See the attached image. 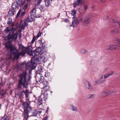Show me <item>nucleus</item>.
<instances>
[{
  "mask_svg": "<svg viewBox=\"0 0 120 120\" xmlns=\"http://www.w3.org/2000/svg\"><path fill=\"white\" fill-rule=\"evenodd\" d=\"M17 35V32L14 34L13 33L10 32L5 39L6 42L5 47L9 51L7 58L10 60L14 61L15 58L18 59L20 55L24 56L26 52V50L22 45H20L19 46V50L20 52L19 53L14 45L11 44L13 40L16 41Z\"/></svg>",
  "mask_w": 120,
  "mask_h": 120,
  "instance_id": "nucleus-1",
  "label": "nucleus"
},
{
  "mask_svg": "<svg viewBox=\"0 0 120 120\" xmlns=\"http://www.w3.org/2000/svg\"><path fill=\"white\" fill-rule=\"evenodd\" d=\"M19 80L18 88H20L21 87L22 84L23 86L26 88L27 87L28 82H29L31 78L30 75H29L27 76L26 71L21 73L19 75Z\"/></svg>",
  "mask_w": 120,
  "mask_h": 120,
  "instance_id": "nucleus-2",
  "label": "nucleus"
},
{
  "mask_svg": "<svg viewBox=\"0 0 120 120\" xmlns=\"http://www.w3.org/2000/svg\"><path fill=\"white\" fill-rule=\"evenodd\" d=\"M47 93L46 92H44L43 94H41L37 100V103L38 105H40L42 104V98L43 100L46 101L47 99Z\"/></svg>",
  "mask_w": 120,
  "mask_h": 120,
  "instance_id": "nucleus-3",
  "label": "nucleus"
},
{
  "mask_svg": "<svg viewBox=\"0 0 120 120\" xmlns=\"http://www.w3.org/2000/svg\"><path fill=\"white\" fill-rule=\"evenodd\" d=\"M36 64L32 61V62H30L26 64V68L27 69H33L36 67Z\"/></svg>",
  "mask_w": 120,
  "mask_h": 120,
  "instance_id": "nucleus-4",
  "label": "nucleus"
},
{
  "mask_svg": "<svg viewBox=\"0 0 120 120\" xmlns=\"http://www.w3.org/2000/svg\"><path fill=\"white\" fill-rule=\"evenodd\" d=\"M22 105L24 110L30 111L31 109L32 108L30 106V102H29L28 103L27 101L23 102Z\"/></svg>",
  "mask_w": 120,
  "mask_h": 120,
  "instance_id": "nucleus-5",
  "label": "nucleus"
},
{
  "mask_svg": "<svg viewBox=\"0 0 120 120\" xmlns=\"http://www.w3.org/2000/svg\"><path fill=\"white\" fill-rule=\"evenodd\" d=\"M84 86L85 87L88 89L90 90H92L93 88L90 83L87 80L84 79L83 80Z\"/></svg>",
  "mask_w": 120,
  "mask_h": 120,
  "instance_id": "nucleus-6",
  "label": "nucleus"
},
{
  "mask_svg": "<svg viewBox=\"0 0 120 120\" xmlns=\"http://www.w3.org/2000/svg\"><path fill=\"white\" fill-rule=\"evenodd\" d=\"M35 56V57H34V58L33 59H34V60L37 62L38 64H40L41 61H43L44 57L43 56H39L37 54Z\"/></svg>",
  "mask_w": 120,
  "mask_h": 120,
  "instance_id": "nucleus-7",
  "label": "nucleus"
},
{
  "mask_svg": "<svg viewBox=\"0 0 120 120\" xmlns=\"http://www.w3.org/2000/svg\"><path fill=\"white\" fill-rule=\"evenodd\" d=\"M90 19L89 16L87 15L86 17V19L84 20L82 18H80L79 19V20L81 22H82L84 23H85L86 24H88L89 23V20Z\"/></svg>",
  "mask_w": 120,
  "mask_h": 120,
  "instance_id": "nucleus-8",
  "label": "nucleus"
},
{
  "mask_svg": "<svg viewBox=\"0 0 120 120\" xmlns=\"http://www.w3.org/2000/svg\"><path fill=\"white\" fill-rule=\"evenodd\" d=\"M37 53V52L36 51H32L30 50H29L27 51V54L29 55L30 56H32V57H31L32 59L34 58V57H35V56Z\"/></svg>",
  "mask_w": 120,
  "mask_h": 120,
  "instance_id": "nucleus-9",
  "label": "nucleus"
},
{
  "mask_svg": "<svg viewBox=\"0 0 120 120\" xmlns=\"http://www.w3.org/2000/svg\"><path fill=\"white\" fill-rule=\"evenodd\" d=\"M79 20L77 18H74V20L72 22V24L70 26H72L74 27L75 26L74 24L76 25H78L79 23Z\"/></svg>",
  "mask_w": 120,
  "mask_h": 120,
  "instance_id": "nucleus-10",
  "label": "nucleus"
},
{
  "mask_svg": "<svg viewBox=\"0 0 120 120\" xmlns=\"http://www.w3.org/2000/svg\"><path fill=\"white\" fill-rule=\"evenodd\" d=\"M116 45H110L107 46L106 47V49L109 50H114L116 49L117 47Z\"/></svg>",
  "mask_w": 120,
  "mask_h": 120,
  "instance_id": "nucleus-11",
  "label": "nucleus"
},
{
  "mask_svg": "<svg viewBox=\"0 0 120 120\" xmlns=\"http://www.w3.org/2000/svg\"><path fill=\"white\" fill-rule=\"evenodd\" d=\"M19 3L18 2H14L12 4L11 7L13 9H16L18 10V9Z\"/></svg>",
  "mask_w": 120,
  "mask_h": 120,
  "instance_id": "nucleus-12",
  "label": "nucleus"
},
{
  "mask_svg": "<svg viewBox=\"0 0 120 120\" xmlns=\"http://www.w3.org/2000/svg\"><path fill=\"white\" fill-rule=\"evenodd\" d=\"M30 111L24 110V119H28L29 117L28 113Z\"/></svg>",
  "mask_w": 120,
  "mask_h": 120,
  "instance_id": "nucleus-13",
  "label": "nucleus"
},
{
  "mask_svg": "<svg viewBox=\"0 0 120 120\" xmlns=\"http://www.w3.org/2000/svg\"><path fill=\"white\" fill-rule=\"evenodd\" d=\"M36 10L35 8H34L31 11V16H33V17H36Z\"/></svg>",
  "mask_w": 120,
  "mask_h": 120,
  "instance_id": "nucleus-14",
  "label": "nucleus"
},
{
  "mask_svg": "<svg viewBox=\"0 0 120 120\" xmlns=\"http://www.w3.org/2000/svg\"><path fill=\"white\" fill-rule=\"evenodd\" d=\"M23 92L25 94L26 98V100L27 101H29V99L28 98L29 97V91L27 90H26L25 91H23Z\"/></svg>",
  "mask_w": 120,
  "mask_h": 120,
  "instance_id": "nucleus-15",
  "label": "nucleus"
},
{
  "mask_svg": "<svg viewBox=\"0 0 120 120\" xmlns=\"http://www.w3.org/2000/svg\"><path fill=\"white\" fill-rule=\"evenodd\" d=\"M82 0H75L73 4V7L75 8L76 6L79 5V3L81 2Z\"/></svg>",
  "mask_w": 120,
  "mask_h": 120,
  "instance_id": "nucleus-16",
  "label": "nucleus"
},
{
  "mask_svg": "<svg viewBox=\"0 0 120 120\" xmlns=\"http://www.w3.org/2000/svg\"><path fill=\"white\" fill-rule=\"evenodd\" d=\"M114 73V72L112 71L110 73L105 74L104 76V77L105 79H106L109 76H111Z\"/></svg>",
  "mask_w": 120,
  "mask_h": 120,
  "instance_id": "nucleus-17",
  "label": "nucleus"
},
{
  "mask_svg": "<svg viewBox=\"0 0 120 120\" xmlns=\"http://www.w3.org/2000/svg\"><path fill=\"white\" fill-rule=\"evenodd\" d=\"M88 50L84 49H82L80 50V53L81 54H84L88 52Z\"/></svg>",
  "mask_w": 120,
  "mask_h": 120,
  "instance_id": "nucleus-18",
  "label": "nucleus"
},
{
  "mask_svg": "<svg viewBox=\"0 0 120 120\" xmlns=\"http://www.w3.org/2000/svg\"><path fill=\"white\" fill-rule=\"evenodd\" d=\"M120 32L119 30L118 29H116L112 30L111 31V33L114 34H118Z\"/></svg>",
  "mask_w": 120,
  "mask_h": 120,
  "instance_id": "nucleus-19",
  "label": "nucleus"
},
{
  "mask_svg": "<svg viewBox=\"0 0 120 120\" xmlns=\"http://www.w3.org/2000/svg\"><path fill=\"white\" fill-rule=\"evenodd\" d=\"M71 109V110L74 111H76L78 110L77 107L73 105H71L70 106Z\"/></svg>",
  "mask_w": 120,
  "mask_h": 120,
  "instance_id": "nucleus-20",
  "label": "nucleus"
},
{
  "mask_svg": "<svg viewBox=\"0 0 120 120\" xmlns=\"http://www.w3.org/2000/svg\"><path fill=\"white\" fill-rule=\"evenodd\" d=\"M14 9H10L8 12L9 15L10 16L13 15H14Z\"/></svg>",
  "mask_w": 120,
  "mask_h": 120,
  "instance_id": "nucleus-21",
  "label": "nucleus"
},
{
  "mask_svg": "<svg viewBox=\"0 0 120 120\" xmlns=\"http://www.w3.org/2000/svg\"><path fill=\"white\" fill-rule=\"evenodd\" d=\"M95 95L94 94H90L87 96L86 98L87 99H92L95 97Z\"/></svg>",
  "mask_w": 120,
  "mask_h": 120,
  "instance_id": "nucleus-22",
  "label": "nucleus"
},
{
  "mask_svg": "<svg viewBox=\"0 0 120 120\" xmlns=\"http://www.w3.org/2000/svg\"><path fill=\"white\" fill-rule=\"evenodd\" d=\"M100 96L102 98L104 97L107 96L106 91L103 92L100 94Z\"/></svg>",
  "mask_w": 120,
  "mask_h": 120,
  "instance_id": "nucleus-23",
  "label": "nucleus"
},
{
  "mask_svg": "<svg viewBox=\"0 0 120 120\" xmlns=\"http://www.w3.org/2000/svg\"><path fill=\"white\" fill-rule=\"evenodd\" d=\"M38 113V111L35 110H33L32 111V116H36Z\"/></svg>",
  "mask_w": 120,
  "mask_h": 120,
  "instance_id": "nucleus-24",
  "label": "nucleus"
},
{
  "mask_svg": "<svg viewBox=\"0 0 120 120\" xmlns=\"http://www.w3.org/2000/svg\"><path fill=\"white\" fill-rule=\"evenodd\" d=\"M45 5L47 7L49 6L50 5V0H45Z\"/></svg>",
  "mask_w": 120,
  "mask_h": 120,
  "instance_id": "nucleus-25",
  "label": "nucleus"
},
{
  "mask_svg": "<svg viewBox=\"0 0 120 120\" xmlns=\"http://www.w3.org/2000/svg\"><path fill=\"white\" fill-rule=\"evenodd\" d=\"M42 66H39L38 68V69L37 71L38 73H41L42 70Z\"/></svg>",
  "mask_w": 120,
  "mask_h": 120,
  "instance_id": "nucleus-26",
  "label": "nucleus"
},
{
  "mask_svg": "<svg viewBox=\"0 0 120 120\" xmlns=\"http://www.w3.org/2000/svg\"><path fill=\"white\" fill-rule=\"evenodd\" d=\"M112 20V21H111L110 22L112 23H114L116 22L118 25L119 26V27H120V21H118L117 22H116V21L113 19H111Z\"/></svg>",
  "mask_w": 120,
  "mask_h": 120,
  "instance_id": "nucleus-27",
  "label": "nucleus"
},
{
  "mask_svg": "<svg viewBox=\"0 0 120 120\" xmlns=\"http://www.w3.org/2000/svg\"><path fill=\"white\" fill-rule=\"evenodd\" d=\"M40 9L42 11H44L46 10L45 7L44 6H41L40 7Z\"/></svg>",
  "mask_w": 120,
  "mask_h": 120,
  "instance_id": "nucleus-28",
  "label": "nucleus"
},
{
  "mask_svg": "<svg viewBox=\"0 0 120 120\" xmlns=\"http://www.w3.org/2000/svg\"><path fill=\"white\" fill-rule=\"evenodd\" d=\"M5 32L6 33H8L11 31V29L9 27H7L4 30Z\"/></svg>",
  "mask_w": 120,
  "mask_h": 120,
  "instance_id": "nucleus-29",
  "label": "nucleus"
},
{
  "mask_svg": "<svg viewBox=\"0 0 120 120\" xmlns=\"http://www.w3.org/2000/svg\"><path fill=\"white\" fill-rule=\"evenodd\" d=\"M44 81V77L43 76H40V79L39 80V82L41 83Z\"/></svg>",
  "mask_w": 120,
  "mask_h": 120,
  "instance_id": "nucleus-30",
  "label": "nucleus"
},
{
  "mask_svg": "<svg viewBox=\"0 0 120 120\" xmlns=\"http://www.w3.org/2000/svg\"><path fill=\"white\" fill-rule=\"evenodd\" d=\"M106 92L107 96L110 95L114 92V91L113 90H110Z\"/></svg>",
  "mask_w": 120,
  "mask_h": 120,
  "instance_id": "nucleus-31",
  "label": "nucleus"
},
{
  "mask_svg": "<svg viewBox=\"0 0 120 120\" xmlns=\"http://www.w3.org/2000/svg\"><path fill=\"white\" fill-rule=\"evenodd\" d=\"M27 25V23L26 22H25L24 23V24L22 25L21 27V29L24 30V29L25 26Z\"/></svg>",
  "mask_w": 120,
  "mask_h": 120,
  "instance_id": "nucleus-32",
  "label": "nucleus"
},
{
  "mask_svg": "<svg viewBox=\"0 0 120 120\" xmlns=\"http://www.w3.org/2000/svg\"><path fill=\"white\" fill-rule=\"evenodd\" d=\"M76 13V11L75 10H73L71 11V15L74 16V18H75V16Z\"/></svg>",
  "mask_w": 120,
  "mask_h": 120,
  "instance_id": "nucleus-33",
  "label": "nucleus"
},
{
  "mask_svg": "<svg viewBox=\"0 0 120 120\" xmlns=\"http://www.w3.org/2000/svg\"><path fill=\"white\" fill-rule=\"evenodd\" d=\"M98 80L100 83L104 82L105 81V80L102 77L98 79Z\"/></svg>",
  "mask_w": 120,
  "mask_h": 120,
  "instance_id": "nucleus-34",
  "label": "nucleus"
},
{
  "mask_svg": "<svg viewBox=\"0 0 120 120\" xmlns=\"http://www.w3.org/2000/svg\"><path fill=\"white\" fill-rule=\"evenodd\" d=\"M49 87L48 86H44L43 88V90L45 91H47L49 89Z\"/></svg>",
  "mask_w": 120,
  "mask_h": 120,
  "instance_id": "nucleus-35",
  "label": "nucleus"
},
{
  "mask_svg": "<svg viewBox=\"0 0 120 120\" xmlns=\"http://www.w3.org/2000/svg\"><path fill=\"white\" fill-rule=\"evenodd\" d=\"M83 9L85 11H86L88 9V6L86 4L84 5L83 6Z\"/></svg>",
  "mask_w": 120,
  "mask_h": 120,
  "instance_id": "nucleus-36",
  "label": "nucleus"
},
{
  "mask_svg": "<svg viewBox=\"0 0 120 120\" xmlns=\"http://www.w3.org/2000/svg\"><path fill=\"white\" fill-rule=\"evenodd\" d=\"M21 12V9H20L18 12V13H17V15H16V17H19V16H20V13Z\"/></svg>",
  "mask_w": 120,
  "mask_h": 120,
  "instance_id": "nucleus-37",
  "label": "nucleus"
},
{
  "mask_svg": "<svg viewBox=\"0 0 120 120\" xmlns=\"http://www.w3.org/2000/svg\"><path fill=\"white\" fill-rule=\"evenodd\" d=\"M36 39V37L35 36L33 37V38L31 42V43L32 44L35 41Z\"/></svg>",
  "mask_w": 120,
  "mask_h": 120,
  "instance_id": "nucleus-38",
  "label": "nucleus"
},
{
  "mask_svg": "<svg viewBox=\"0 0 120 120\" xmlns=\"http://www.w3.org/2000/svg\"><path fill=\"white\" fill-rule=\"evenodd\" d=\"M16 28H14L13 27H12V28L11 29V31L12 32H13L16 31Z\"/></svg>",
  "mask_w": 120,
  "mask_h": 120,
  "instance_id": "nucleus-39",
  "label": "nucleus"
},
{
  "mask_svg": "<svg viewBox=\"0 0 120 120\" xmlns=\"http://www.w3.org/2000/svg\"><path fill=\"white\" fill-rule=\"evenodd\" d=\"M41 32H39L38 33V34H37L36 37L37 38H38L39 37L41 36Z\"/></svg>",
  "mask_w": 120,
  "mask_h": 120,
  "instance_id": "nucleus-40",
  "label": "nucleus"
},
{
  "mask_svg": "<svg viewBox=\"0 0 120 120\" xmlns=\"http://www.w3.org/2000/svg\"><path fill=\"white\" fill-rule=\"evenodd\" d=\"M43 86H46L48 84V82L47 81H45L43 82Z\"/></svg>",
  "mask_w": 120,
  "mask_h": 120,
  "instance_id": "nucleus-41",
  "label": "nucleus"
},
{
  "mask_svg": "<svg viewBox=\"0 0 120 120\" xmlns=\"http://www.w3.org/2000/svg\"><path fill=\"white\" fill-rule=\"evenodd\" d=\"M95 85H97L98 84L100 83L99 82V81L98 79L97 80H96L95 81Z\"/></svg>",
  "mask_w": 120,
  "mask_h": 120,
  "instance_id": "nucleus-42",
  "label": "nucleus"
},
{
  "mask_svg": "<svg viewBox=\"0 0 120 120\" xmlns=\"http://www.w3.org/2000/svg\"><path fill=\"white\" fill-rule=\"evenodd\" d=\"M25 11H24L20 15V17H22V16H23L25 14Z\"/></svg>",
  "mask_w": 120,
  "mask_h": 120,
  "instance_id": "nucleus-43",
  "label": "nucleus"
},
{
  "mask_svg": "<svg viewBox=\"0 0 120 120\" xmlns=\"http://www.w3.org/2000/svg\"><path fill=\"white\" fill-rule=\"evenodd\" d=\"M27 6H28L27 4H26V5H25V6L24 7H23V9L24 10L26 9L27 8Z\"/></svg>",
  "mask_w": 120,
  "mask_h": 120,
  "instance_id": "nucleus-44",
  "label": "nucleus"
},
{
  "mask_svg": "<svg viewBox=\"0 0 120 120\" xmlns=\"http://www.w3.org/2000/svg\"><path fill=\"white\" fill-rule=\"evenodd\" d=\"M2 120H8V118L6 116H4L2 119Z\"/></svg>",
  "mask_w": 120,
  "mask_h": 120,
  "instance_id": "nucleus-45",
  "label": "nucleus"
},
{
  "mask_svg": "<svg viewBox=\"0 0 120 120\" xmlns=\"http://www.w3.org/2000/svg\"><path fill=\"white\" fill-rule=\"evenodd\" d=\"M115 41H117L116 42L118 43L120 45V39H117Z\"/></svg>",
  "mask_w": 120,
  "mask_h": 120,
  "instance_id": "nucleus-46",
  "label": "nucleus"
},
{
  "mask_svg": "<svg viewBox=\"0 0 120 120\" xmlns=\"http://www.w3.org/2000/svg\"><path fill=\"white\" fill-rule=\"evenodd\" d=\"M48 116H47L45 117V118H43L42 120H47L48 119Z\"/></svg>",
  "mask_w": 120,
  "mask_h": 120,
  "instance_id": "nucleus-47",
  "label": "nucleus"
},
{
  "mask_svg": "<svg viewBox=\"0 0 120 120\" xmlns=\"http://www.w3.org/2000/svg\"><path fill=\"white\" fill-rule=\"evenodd\" d=\"M41 1V0H38L37 1V4L39 5Z\"/></svg>",
  "mask_w": 120,
  "mask_h": 120,
  "instance_id": "nucleus-48",
  "label": "nucleus"
},
{
  "mask_svg": "<svg viewBox=\"0 0 120 120\" xmlns=\"http://www.w3.org/2000/svg\"><path fill=\"white\" fill-rule=\"evenodd\" d=\"M42 110H43V109H39L38 110V112L40 113V114L42 112L41 111Z\"/></svg>",
  "mask_w": 120,
  "mask_h": 120,
  "instance_id": "nucleus-49",
  "label": "nucleus"
},
{
  "mask_svg": "<svg viewBox=\"0 0 120 120\" xmlns=\"http://www.w3.org/2000/svg\"><path fill=\"white\" fill-rule=\"evenodd\" d=\"M64 22H69V20L67 19H65L64 20Z\"/></svg>",
  "mask_w": 120,
  "mask_h": 120,
  "instance_id": "nucleus-50",
  "label": "nucleus"
},
{
  "mask_svg": "<svg viewBox=\"0 0 120 120\" xmlns=\"http://www.w3.org/2000/svg\"><path fill=\"white\" fill-rule=\"evenodd\" d=\"M45 45L43 43L42 44V48L43 49H44L45 48Z\"/></svg>",
  "mask_w": 120,
  "mask_h": 120,
  "instance_id": "nucleus-51",
  "label": "nucleus"
},
{
  "mask_svg": "<svg viewBox=\"0 0 120 120\" xmlns=\"http://www.w3.org/2000/svg\"><path fill=\"white\" fill-rule=\"evenodd\" d=\"M41 16V15L39 14H38L36 16V17H38V18H39Z\"/></svg>",
  "mask_w": 120,
  "mask_h": 120,
  "instance_id": "nucleus-52",
  "label": "nucleus"
},
{
  "mask_svg": "<svg viewBox=\"0 0 120 120\" xmlns=\"http://www.w3.org/2000/svg\"><path fill=\"white\" fill-rule=\"evenodd\" d=\"M10 26H11L12 27H13L14 26V24L13 23H11V24Z\"/></svg>",
  "mask_w": 120,
  "mask_h": 120,
  "instance_id": "nucleus-53",
  "label": "nucleus"
},
{
  "mask_svg": "<svg viewBox=\"0 0 120 120\" xmlns=\"http://www.w3.org/2000/svg\"><path fill=\"white\" fill-rule=\"evenodd\" d=\"M117 77L120 79V74H118L117 76Z\"/></svg>",
  "mask_w": 120,
  "mask_h": 120,
  "instance_id": "nucleus-54",
  "label": "nucleus"
},
{
  "mask_svg": "<svg viewBox=\"0 0 120 120\" xmlns=\"http://www.w3.org/2000/svg\"><path fill=\"white\" fill-rule=\"evenodd\" d=\"M95 6L94 5H93L92 6V8L93 10H94L95 9Z\"/></svg>",
  "mask_w": 120,
  "mask_h": 120,
  "instance_id": "nucleus-55",
  "label": "nucleus"
},
{
  "mask_svg": "<svg viewBox=\"0 0 120 120\" xmlns=\"http://www.w3.org/2000/svg\"><path fill=\"white\" fill-rule=\"evenodd\" d=\"M106 1L105 0H101V2L102 3H104Z\"/></svg>",
  "mask_w": 120,
  "mask_h": 120,
  "instance_id": "nucleus-56",
  "label": "nucleus"
},
{
  "mask_svg": "<svg viewBox=\"0 0 120 120\" xmlns=\"http://www.w3.org/2000/svg\"><path fill=\"white\" fill-rule=\"evenodd\" d=\"M38 5H39L37 3V4H35V6L36 7H37V6H38Z\"/></svg>",
  "mask_w": 120,
  "mask_h": 120,
  "instance_id": "nucleus-57",
  "label": "nucleus"
},
{
  "mask_svg": "<svg viewBox=\"0 0 120 120\" xmlns=\"http://www.w3.org/2000/svg\"><path fill=\"white\" fill-rule=\"evenodd\" d=\"M32 0H27V1L29 3Z\"/></svg>",
  "mask_w": 120,
  "mask_h": 120,
  "instance_id": "nucleus-58",
  "label": "nucleus"
},
{
  "mask_svg": "<svg viewBox=\"0 0 120 120\" xmlns=\"http://www.w3.org/2000/svg\"><path fill=\"white\" fill-rule=\"evenodd\" d=\"M18 1L19 2H22V1L21 0H18Z\"/></svg>",
  "mask_w": 120,
  "mask_h": 120,
  "instance_id": "nucleus-59",
  "label": "nucleus"
},
{
  "mask_svg": "<svg viewBox=\"0 0 120 120\" xmlns=\"http://www.w3.org/2000/svg\"><path fill=\"white\" fill-rule=\"evenodd\" d=\"M48 109H47L46 110V112L47 113H48Z\"/></svg>",
  "mask_w": 120,
  "mask_h": 120,
  "instance_id": "nucleus-60",
  "label": "nucleus"
},
{
  "mask_svg": "<svg viewBox=\"0 0 120 120\" xmlns=\"http://www.w3.org/2000/svg\"><path fill=\"white\" fill-rule=\"evenodd\" d=\"M49 109V107L48 106V107H47V109H48V110Z\"/></svg>",
  "mask_w": 120,
  "mask_h": 120,
  "instance_id": "nucleus-61",
  "label": "nucleus"
},
{
  "mask_svg": "<svg viewBox=\"0 0 120 120\" xmlns=\"http://www.w3.org/2000/svg\"><path fill=\"white\" fill-rule=\"evenodd\" d=\"M45 76H46V73L45 74Z\"/></svg>",
  "mask_w": 120,
  "mask_h": 120,
  "instance_id": "nucleus-62",
  "label": "nucleus"
},
{
  "mask_svg": "<svg viewBox=\"0 0 120 120\" xmlns=\"http://www.w3.org/2000/svg\"><path fill=\"white\" fill-rule=\"evenodd\" d=\"M24 120H27V119H24Z\"/></svg>",
  "mask_w": 120,
  "mask_h": 120,
  "instance_id": "nucleus-63",
  "label": "nucleus"
},
{
  "mask_svg": "<svg viewBox=\"0 0 120 120\" xmlns=\"http://www.w3.org/2000/svg\"><path fill=\"white\" fill-rule=\"evenodd\" d=\"M1 107V105H0V108Z\"/></svg>",
  "mask_w": 120,
  "mask_h": 120,
  "instance_id": "nucleus-64",
  "label": "nucleus"
}]
</instances>
